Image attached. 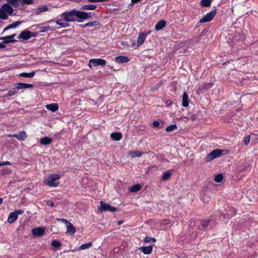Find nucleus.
<instances>
[{"instance_id": "nucleus-30", "label": "nucleus", "mask_w": 258, "mask_h": 258, "mask_svg": "<svg viewBox=\"0 0 258 258\" xmlns=\"http://www.w3.org/2000/svg\"><path fill=\"white\" fill-rule=\"evenodd\" d=\"M21 23L19 21H17L10 25H9L8 27H7L6 28H5L4 30V31H6V30H7L9 29H12V28H16L17 27V26H18Z\"/></svg>"}, {"instance_id": "nucleus-10", "label": "nucleus", "mask_w": 258, "mask_h": 258, "mask_svg": "<svg viewBox=\"0 0 258 258\" xmlns=\"http://www.w3.org/2000/svg\"><path fill=\"white\" fill-rule=\"evenodd\" d=\"M16 89H26L28 88H31L33 87L32 84H26L23 83H17L14 85Z\"/></svg>"}, {"instance_id": "nucleus-23", "label": "nucleus", "mask_w": 258, "mask_h": 258, "mask_svg": "<svg viewBox=\"0 0 258 258\" xmlns=\"http://www.w3.org/2000/svg\"><path fill=\"white\" fill-rule=\"evenodd\" d=\"M110 137L114 141H119L122 138V134L121 133H113L111 134Z\"/></svg>"}, {"instance_id": "nucleus-31", "label": "nucleus", "mask_w": 258, "mask_h": 258, "mask_svg": "<svg viewBox=\"0 0 258 258\" xmlns=\"http://www.w3.org/2000/svg\"><path fill=\"white\" fill-rule=\"evenodd\" d=\"M56 24L59 25L62 27H66L68 26V24L66 21H63L61 19H58L56 21Z\"/></svg>"}, {"instance_id": "nucleus-33", "label": "nucleus", "mask_w": 258, "mask_h": 258, "mask_svg": "<svg viewBox=\"0 0 258 258\" xmlns=\"http://www.w3.org/2000/svg\"><path fill=\"white\" fill-rule=\"evenodd\" d=\"M7 14L2 9H0V18L3 20L7 19Z\"/></svg>"}, {"instance_id": "nucleus-36", "label": "nucleus", "mask_w": 258, "mask_h": 258, "mask_svg": "<svg viewBox=\"0 0 258 258\" xmlns=\"http://www.w3.org/2000/svg\"><path fill=\"white\" fill-rule=\"evenodd\" d=\"M212 0H202L201 1V5L204 7H209L211 5Z\"/></svg>"}, {"instance_id": "nucleus-3", "label": "nucleus", "mask_w": 258, "mask_h": 258, "mask_svg": "<svg viewBox=\"0 0 258 258\" xmlns=\"http://www.w3.org/2000/svg\"><path fill=\"white\" fill-rule=\"evenodd\" d=\"M223 150L220 149H215L212 151L211 153L208 154L206 157V160L207 162H210L215 158L221 156Z\"/></svg>"}, {"instance_id": "nucleus-18", "label": "nucleus", "mask_w": 258, "mask_h": 258, "mask_svg": "<svg viewBox=\"0 0 258 258\" xmlns=\"http://www.w3.org/2000/svg\"><path fill=\"white\" fill-rule=\"evenodd\" d=\"M166 23V22L165 20L159 21L155 25V29L157 31L161 30L165 26Z\"/></svg>"}, {"instance_id": "nucleus-20", "label": "nucleus", "mask_w": 258, "mask_h": 258, "mask_svg": "<svg viewBox=\"0 0 258 258\" xmlns=\"http://www.w3.org/2000/svg\"><path fill=\"white\" fill-rule=\"evenodd\" d=\"M52 139L47 137H45L40 139V143L43 145H47L51 143Z\"/></svg>"}, {"instance_id": "nucleus-8", "label": "nucleus", "mask_w": 258, "mask_h": 258, "mask_svg": "<svg viewBox=\"0 0 258 258\" xmlns=\"http://www.w3.org/2000/svg\"><path fill=\"white\" fill-rule=\"evenodd\" d=\"M33 33L27 30H24L21 32L18 36L19 39H23L25 40L30 39L31 37L34 36Z\"/></svg>"}, {"instance_id": "nucleus-34", "label": "nucleus", "mask_w": 258, "mask_h": 258, "mask_svg": "<svg viewBox=\"0 0 258 258\" xmlns=\"http://www.w3.org/2000/svg\"><path fill=\"white\" fill-rule=\"evenodd\" d=\"M177 128V126L176 124H171L170 126H168L166 128V131L167 132H172Z\"/></svg>"}, {"instance_id": "nucleus-26", "label": "nucleus", "mask_w": 258, "mask_h": 258, "mask_svg": "<svg viewBox=\"0 0 258 258\" xmlns=\"http://www.w3.org/2000/svg\"><path fill=\"white\" fill-rule=\"evenodd\" d=\"M172 173V172L171 170H168L165 171L163 174L162 177V180L164 181L168 180L171 176Z\"/></svg>"}, {"instance_id": "nucleus-48", "label": "nucleus", "mask_w": 258, "mask_h": 258, "mask_svg": "<svg viewBox=\"0 0 258 258\" xmlns=\"http://www.w3.org/2000/svg\"><path fill=\"white\" fill-rule=\"evenodd\" d=\"M3 164L4 165H11V163L9 161L3 162Z\"/></svg>"}, {"instance_id": "nucleus-9", "label": "nucleus", "mask_w": 258, "mask_h": 258, "mask_svg": "<svg viewBox=\"0 0 258 258\" xmlns=\"http://www.w3.org/2000/svg\"><path fill=\"white\" fill-rule=\"evenodd\" d=\"M149 33H150V31L146 33H144V32H141L139 33V36L138 38V40H137V46L138 47H140L143 44L147 36Z\"/></svg>"}, {"instance_id": "nucleus-15", "label": "nucleus", "mask_w": 258, "mask_h": 258, "mask_svg": "<svg viewBox=\"0 0 258 258\" xmlns=\"http://www.w3.org/2000/svg\"><path fill=\"white\" fill-rule=\"evenodd\" d=\"M67 233L70 235H73L76 231L75 227L70 222L67 225Z\"/></svg>"}, {"instance_id": "nucleus-44", "label": "nucleus", "mask_w": 258, "mask_h": 258, "mask_svg": "<svg viewBox=\"0 0 258 258\" xmlns=\"http://www.w3.org/2000/svg\"><path fill=\"white\" fill-rule=\"evenodd\" d=\"M144 241L146 243H149V242H151V237H149V236L146 237L144 239Z\"/></svg>"}, {"instance_id": "nucleus-45", "label": "nucleus", "mask_w": 258, "mask_h": 258, "mask_svg": "<svg viewBox=\"0 0 258 258\" xmlns=\"http://www.w3.org/2000/svg\"><path fill=\"white\" fill-rule=\"evenodd\" d=\"M14 212L15 213H16V215L18 216V215L22 214L24 212V211H23L22 210H16Z\"/></svg>"}, {"instance_id": "nucleus-51", "label": "nucleus", "mask_w": 258, "mask_h": 258, "mask_svg": "<svg viewBox=\"0 0 258 258\" xmlns=\"http://www.w3.org/2000/svg\"><path fill=\"white\" fill-rule=\"evenodd\" d=\"M151 241L153 242H155L156 241V239L155 238L151 237Z\"/></svg>"}, {"instance_id": "nucleus-56", "label": "nucleus", "mask_w": 258, "mask_h": 258, "mask_svg": "<svg viewBox=\"0 0 258 258\" xmlns=\"http://www.w3.org/2000/svg\"><path fill=\"white\" fill-rule=\"evenodd\" d=\"M204 203H208V200H207L206 201H204Z\"/></svg>"}, {"instance_id": "nucleus-28", "label": "nucleus", "mask_w": 258, "mask_h": 258, "mask_svg": "<svg viewBox=\"0 0 258 258\" xmlns=\"http://www.w3.org/2000/svg\"><path fill=\"white\" fill-rule=\"evenodd\" d=\"M141 186L139 184L134 185L130 187V191L131 192H136L140 190Z\"/></svg>"}, {"instance_id": "nucleus-32", "label": "nucleus", "mask_w": 258, "mask_h": 258, "mask_svg": "<svg viewBox=\"0 0 258 258\" xmlns=\"http://www.w3.org/2000/svg\"><path fill=\"white\" fill-rule=\"evenodd\" d=\"M48 10V8L46 6H42L37 9V14H40L42 12H46Z\"/></svg>"}, {"instance_id": "nucleus-14", "label": "nucleus", "mask_w": 258, "mask_h": 258, "mask_svg": "<svg viewBox=\"0 0 258 258\" xmlns=\"http://www.w3.org/2000/svg\"><path fill=\"white\" fill-rule=\"evenodd\" d=\"M16 36V34L7 36L4 37H1L0 38V40H3L4 42L3 43L7 44L10 42H14L15 41V40L13 39V38Z\"/></svg>"}, {"instance_id": "nucleus-49", "label": "nucleus", "mask_w": 258, "mask_h": 258, "mask_svg": "<svg viewBox=\"0 0 258 258\" xmlns=\"http://www.w3.org/2000/svg\"><path fill=\"white\" fill-rule=\"evenodd\" d=\"M47 205L50 207H53L54 206V203L52 202H48Z\"/></svg>"}, {"instance_id": "nucleus-22", "label": "nucleus", "mask_w": 258, "mask_h": 258, "mask_svg": "<svg viewBox=\"0 0 258 258\" xmlns=\"http://www.w3.org/2000/svg\"><path fill=\"white\" fill-rule=\"evenodd\" d=\"M18 219V216L16 215V213L14 212H12L10 214L8 218V221L9 223H13Z\"/></svg>"}, {"instance_id": "nucleus-43", "label": "nucleus", "mask_w": 258, "mask_h": 258, "mask_svg": "<svg viewBox=\"0 0 258 258\" xmlns=\"http://www.w3.org/2000/svg\"><path fill=\"white\" fill-rule=\"evenodd\" d=\"M56 220L58 221H61L62 222H63L66 225H67L69 223V222L67 219L63 218H56Z\"/></svg>"}, {"instance_id": "nucleus-13", "label": "nucleus", "mask_w": 258, "mask_h": 258, "mask_svg": "<svg viewBox=\"0 0 258 258\" xmlns=\"http://www.w3.org/2000/svg\"><path fill=\"white\" fill-rule=\"evenodd\" d=\"M153 246H142L139 248V250L142 251L145 254H149L152 251Z\"/></svg>"}, {"instance_id": "nucleus-5", "label": "nucleus", "mask_w": 258, "mask_h": 258, "mask_svg": "<svg viewBox=\"0 0 258 258\" xmlns=\"http://www.w3.org/2000/svg\"><path fill=\"white\" fill-rule=\"evenodd\" d=\"M99 210L101 212L103 211H111L115 212L117 211V209L115 207H111L108 204H107L103 201L100 202V207Z\"/></svg>"}, {"instance_id": "nucleus-7", "label": "nucleus", "mask_w": 258, "mask_h": 258, "mask_svg": "<svg viewBox=\"0 0 258 258\" xmlns=\"http://www.w3.org/2000/svg\"><path fill=\"white\" fill-rule=\"evenodd\" d=\"M216 14V11H213L207 13L204 17L200 19L199 22L200 23H204L211 21L214 18Z\"/></svg>"}, {"instance_id": "nucleus-40", "label": "nucleus", "mask_w": 258, "mask_h": 258, "mask_svg": "<svg viewBox=\"0 0 258 258\" xmlns=\"http://www.w3.org/2000/svg\"><path fill=\"white\" fill-rule=\"evenodd\" d=\"M211 222V220H210L203 221L202 222V225L204 228H206L208 227V226L209 225V224H210V223Z\"/></svg>"}, {"instance_id": "nucleus-12", "label": "nucleus", "mask_w": 258, "mask_h": 258, "mask_svg": "<svg viewBox=\"0 0 258 258\" xmlns=\"http://www.w3.org/2000/svg\"><path fill=\"white\" fill-rule=\"evenodd\" d=\"M44 233V229L42 227L35 228L32 230V234L35 236H41Z\"/></svg>"}, {"instance_id": "nucleus-57", "label": "nucleus", "mask_w": 258, "mask_h": 258, "mask_svg": "<svg viewBox=\"0 0 258 258\" xmlns=\"http://www.w3.org/2000/svg\"><path fill=\"white\" fill-rule=\"evenodd\" d=\"M202 200H203V202H204V201H206V199L203 198V199H202Z\"/></svg>"}, {"instance_id": "nucleus-16", "label": "nucleus", "mask_w": 258, "mask_h": 258, "mask_svg": "<svg viewBox=\"0 0 258 258\" xmlns=\"http://www.w3.org/2000/svg\"><path fill=\"white\" fill-rule=\"evenodd\" d=\"M1 9H3L7 14L11 15L13 12L12 7L7 4H4Z\"/></svg>"}, {"instance_id": "nucleus-19", "label": "nucleus", "mask_w": 258, "mask_h": 258, "mask_svg": "<svg viewBox=\"0 0 258 258\" xmlns=\"http://www.w3.org/2000/svg\"><path fill=\"white\" fill-rule=\"evenodd\" d=\"M129 60L128 57L125 56H119L115 57V61L118 63L127 62Z\"/></svg>"}, {"instance_id": "nucleus-55", "label": "nucleus", "mask_w": 258, "mask_h": 258, "mask_svg": "<svg viewBox=\"0 0 258 258\" xmlns=\"http://www.w3.org/2000/svg\"><path fill=\"white\" fill-rule=\"evenodd\" d=\"M3 166V162H0V166Z\"/></svg>"}, {"instance_id": "nucleus-41", "label": "nucleus", "mask_w": 258, "mask_h": 258, "mask_svg": "<svg viewBox=\"0 0 258 258\" xmlns=\"http://www.w3.org/2000/svg\"><path fill=\"white\" fill-rule=\"evenodd\" d=\"M51 245L55 247H58L61 245V243L57 240H53Z\"/></svg>"}, {"instance_id": "nucleus-52", "label": "nucleus", "mask_w": 258, "mask_h": 258, "mask_svg": "<svg viewBox=\"0 0 258 258\" xmlns=\"http://www.w3.org/2000/svg\"><path fill=\"white\" fill-rule=\"evenodd\" d=\"M50 27L49 26H47L46 27H45V30H43L42 31H45L46 30H47L48 29H49Z\"/></svg>"}, {"instance_id": "nucleus-6", "label": "nucleus", "mask_w": 258, "mask_h": 258, "mask_svg": "<svg viewBox=\"0 0 258 258\" xmlns=\"http://www.w3.org/2000/svg\"><path fill=\"white\" fill-rule=\"evenodd\" d=\"M106 60L101 58L91 59L89 60V66L92 68V66H104L106 64Z\"/></svg>"}, {"instance_id": "nucleus-42", "label": "nucleus", "mask_w": 258, "mask_h": 258, "mask_svg": "<svg viewBox=\"0 0 258 258\" xmlns=\"http://www.w3.org/2000/svg\"><path fill=\"white\" fill-rule=\"evenodd\" d=\"M250 136H246L244 140V144L245 145H248L250 142Z\"/></svg>"}, {"instance_id": "nucleus-29", "label": "nucleus", "mask_w": 258, "mask_h": 258, "mask_svg": "<svg viewBox=\"0 0 258 258\" xmlns=\"http://www.w3.org/2000/svg\"><path fill=\"white\" fill-rule=\"evenodd\" d=\"M17 90V89H16V88L15 87V88L9 90L8 91L7 94L5 96L6 97H11V96H13L16 95L18 93V91Z\"/></svg>"}, {"instance_id": "nucleus-38", "label": "nucleus", "mask_w": 258, "mask_h": 258, "mask_svg": "<svg viewBox=\"0 0 258 258\" xmlns=\"http://www.w3.org/2000/svg\"><path fill=\"white\" fill-rule=\"evenodd\" d=\"M142 155V153L138 151H134L131 153V155L133 157H140Z\"/></svg>"}, {"instance_id": "nucleus-24", "label": "nucleus", "mask_w": 258, "mask_h": 258, "mask_svg": "<svg viewBox=\"0 0 258 258\" xmlns=\"http://www.w3.org/2000/svg\"><path fill=\"white\" fill-rule=\"evenodd\" d=\"M92 246V242H90L87 243L82 244L79 248V250H85L90 248Z\"/></svg>"}, {"instance_id": "nucleus-50", "label": "nucleus", "mask_w": 258, "mask_h": 258, "mask_svg": "<svg viewBox=\"0 0 258 258\" xmlns=\"http://www.w3.org/2000/svg\"><path fill=\"white\" fill-rule=\"evenodd\" d=\"M5 47H6V46L4 44L0 43V48H5Z\"/></svg>"}, {"instance_id": "nucleus-35", "label": "nucleus", "mask_w": 258, "mask_h": 258, "mask_svg": "<svg viewBox=\"0 0 258 258\" xmlns=\"http://www.w3.org/2000/svg\"><path fill=\"white\" fill-rule=\"evenodd\" d=\"M223 179V175L222 174H218L215 177L214 180L217 182H220L222 181Z\"/></svg>"}, {"instance_id": "nucleus-4", "label": "nucleus", "mask_w": 258, "mask_h": 258, "mask_svg": "<svg viewBox=\"0 0 258 258\" xmlns=\"http://www.w3.org/2000/svg\"><path fill=\"white\" fill-rule=\"evenodd\" d=\"M223 150L220 149H215L212 151L211 153L208 154L206 157V160L207 162H210L215 158L221 156Z\"/></svg>"}, {"instance_id": "nucleus-2", "label": "nucleus", "mask_w": 258, "mask_h": 258, "mask_svg": "<svg viewBox=\"0 0 258 258\" xmlns=\"http://www.w3.org/2000/svg\"><path fill=\"white\" fill-rule=\"evenodd\" d=\"M60 178V176L59 174H50L45 179L44 183L50 187H56L59 184L58 180Z\"/></svg>"}, {"instance_id": "nucleus-54", "label": "nucleus", "mask_w": 258, "mask_h": 258, "mask_svg": "<svg viewBox=\"0 0 258 258\" xmlns=\"http://www.w3.org/2000/svg\"><path fill=\"white\" fill-rule=\"evenodd\" d=\"M122 223V221H118V225H120V224H121Z\"/></svg>"}, {"instance_id": "nucleus-27", "label": "nucleus", "mask_w": 258, "mask_h": 258, "mask_svg": "<svg viewBox=\"0 0 258 258\" xmlns=\"http://www.w3.org/2000/svg\"><path fill=\"white\" fill-rule=\"evenodd\" d=\"M96 8V6L94 5H86L83 6L82 7V9L85 10H95Z\"/></svg>"}, {"instance_id": "nucleus-25", "label": "nucleus", "mask_w": 258, "mask_h": 258, "mask_svg": "<svg viewBox=\"0 0 258 258\" xmlns=\"http://www.w3.org/2000/svg\"><path fill=\"white\" fill-rule=\"evenodd\" d=\"M35 75V72H32L30 73H21L19 74V76L24 78H32Z\"/></svg>"}, {"instance_id": "nucleus-39", "label": "nucleus", "mask_w": 258, "mask_h": 258, "mask_svg": "<svg viewBox=\"0 0 258 258\" xmlns=\"http://www.w3.org/2000/svg\"><path fill=\"white\" fill-rule=\"evenodd\" d=\"M7 1L13 6H15L18 5L21 0H7Z\"/></svg>"}, {"instance_id": "nucleus-1", "label": "nucleus", "mask_w": 258, "mask_h": 258, "mask_svg": "<svg viewBox=\"0 0 258 258\" xmlns=\"http://www.w3.org/2000/svg\"><path fill=\"white\" fill-rule=\"evenodd\" d=\"M66 21L71 22L76 20V18L85 19L91 17L88 13L73 10L71 11L66 12L61 15Z\"/></svg>"}, {"instance_id": "nucleus-46", "label": "nucleus", "mask_w": 258, "mask_h": 258, "mask_svg": "<svg viewBox=\"0 0 258 258\" xmlns=\"http://www.w3.org/2000/svg\"><path fill=\"white\" fill-rule=\"evenodd\" d=\"M159 122L157 121H154L152 123L153 126L154 127H157L159 126Z\"/></svg>"}, {"instance_id": "nucleus-17", "label": "nucleus", "mask_w": 258, "mask_h": 258, "mask_svg": "<svg viewBox=\"0 0 258 258\" xmlns=\"http://www.w3.org/2000/svg\"><path fill=\"white\" fill-rule=\"evenodd\" d=\"M46 108L52 112L56 111L58 109V105L57 103H51L46 105Z\"/></svg>"}, {"instance_id": "nucleus-21", "label": "nucleus", "mask_w": 258, "mask_h": 258, "mask_svg": "<svg viewBox=\"0 0 258 258\" xmlns=\"http://www.w3.org/2000/svg\"><path fill=\"white\" fill-rule=\"evenodd\" d=\"M182 104L183 107H186L188 106V97L187 93L184 92L182 96Z\"/></svg>"}, {"instance_id": "nucleus-37", "label": "nucleus", "mask_w": 258, "mask_h": 258, "mask_svg": "<svg viewBox=\"0 0 258 258\" xmlns=\"http://www.w3.org/2000/svg\"><path fill=\"white\" fill-rule=\"evenodd\" d=\"M98 24H99V23L97 21H95L94 22H90L86 24L85 26L92 27L93 26L97 25Z\"/></svg>"}, {"instance_id": "nucleus-53", "label": "nucleus", "mask_w": 258, "mask_h": 258, "mask_svg": "<svg viewBox=\"0 0 258 258\" xmlns=\"http://www.w3.org/2000/svg\"><path fill=\"white\" fill-rule=\"evenodd\" d=\"M3 203V199L0 198V205Z\"/></svg>"}, {"instance_id": "nucleus-11", "label": "nucleus", "mask_w": 258, "mask_h": 258, "mask_svg": "<svg viewBox=\"0 0 258 258\" xmlns=\"http://www.w3.org/2000/svg\"><path fill=\"white\" fill-rule=\"evenodd\" d=\"M9 136L16 138L20 141H25L27 137L26 132L24 131L20 132L17 134L10 135Z\"/></svg>"}, {"instance_id": "nucleus-47", "label": "nucleus", "mask_w": 258, "mask_h": 258, "mask_svg": "<svg viewBox=\"0 0 258 258\" xmlns=\"http://www.w3.org/2000/svg\"><path fill=\"white\" fill-rule=\"evenodd\" d=\"M23 2L25 4H31V3H32L33 1L32 0H23Z\"/></svg>"}]
</instances>
